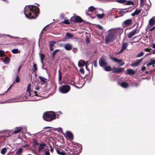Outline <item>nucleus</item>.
<instances>
[{
  "instance_id": "nucleus-63",
  "label": "nucleus",
  "mask_w": 155,
  "mask_h": 155,
  "mask_svg": "<svg viewBox=\"0 0 155 155\" xmlns=\"http://www.w3.org/2000/svg\"><path fill=\"white\" fill-rule=\"evenodd\" d=\"M86 42L87 43H88L89 42V40L88 38L86 39Z\"/></svg>"
},
{
  "instance_id": "nucleus-31",
  "label": "nucleus",
  "mask_w": 155,
  "mask_h": 155,
  "mask_svg": "<svg viewBox=\"0 0 155 155\" xmlns=\"http://www.w3.org/2000/svg\"><path fill=\"white\" fill-rule=\"evenodd\" d=\"M30 89H31V84H29L27 87V91L28 92L30 96L31 94H30Z\"/></svg>"
},
{
  "instance_id": "nucleus-48",
  "label": "nucleus",
  "mask_w": 155,
  "mask_h": 155,
  "mask_svg": "<svg viewBox=\"0 0 155 155\" xmlns=\"http://www.w3.org/2000/svg\"><path fill=\"white\" fill-rule=\"evenodd\" d=\"M45 155H50V153L49 152V149H48V150H46L45 151Z\"/></svg>"
},
{
  "instance_id": "nucleus-50",
  "label": "nucleus",
  "mask_w": 155,
  "mask_h": 155,
  "mask_svg": "<svg viewBox=\"0 0 155 155\" xmlns=\"http://www.w3.org/2000/svg\"><path fill=\"white\" fill-rule=\"evenodd\" d=\"M77 50L78 49L76 48H74L72 49L74 53H76L77 52Z\"/></svg>"
},
{
  "instance_id": "nucleus-32",
  "label": "nucleus",
  "mask_w": 155,
  "mask_h": 155,
  "mask_svg": "<svg viewBox=\"0 0 155 155\" xmlns=\"http://www.w3.org/2000/svg\"><path fill=\"white\" fill-rule=\"evenodd\" d=\"M58 80L59 81H61V80L62 77L61 75V72L60 70L58 71Z\"/></svg>"
},
{
  "instance_id": "nucleus-19",
  "label": "nucleus",
  "mask_w": 155,
  "mask_h": 155,
  "mask_svg": "<svg viewBox=\"0 0 155 155\" xmlns=\"http://www.w3.org/2000/svg\"><path fill=\"white\" fill-rule=\"evenodd\" d=\"M155 18V17H152L150 19V20L149 21V23L150 25L151 26H153L155 24V21L153 18Z\"/></svg>"
},
{
  "instance_id": "nucleus-18",
  "label": "nucleus",
  "mask_w": 155,
  "mask_h": 155,
  "mask_svg": "<svg viewBox=\"0 0 155 155\" xmlns=\"http://www.w3.org/2000/svg\"><path fill=\"white\" fill-rule=\"evenodd\" d=\"M135 73V71L131 69H127V73H126V74H131L133 75Z\"/></svg>"
},
{
  "instance_id": "nucleus-22",
  "label": "nucleus",
  "mask_w": 155,
  "mask_h": 155,
  "mask_svg": "<svg viewBox=\"0 0 155 155\" xmlns=\"http://www.w3.org/2000/svg\"><path fill=\"white\" fill-rule=\"evenodd\" d=\"M38 78H39L41 82L43 83H45L47 81H48V80L46 78H45L43 77L39 76Z\"/></svg>"
},
{
  "instance_id": "nucleus-29",
  "label": "nucleus",
  "mask_w": 155,
  "mask_h": 155,
  "mask_svg": "<svg viewBox=\"0 0 155 155\" xmlns=\"http://www.w3.org/2000/svg\"><path fill=\"white\" fill-rule=\"evenodd\" d=\"M95 8L93 6H91L88 8V10L90 12H93Z\"/></svg>"
},
{
  "instance_id": "nucleus-13",
  "label": "nucleus",
  "mask_w": 155,
  "mask_h": 155,
  "mask_svg": "<svg viewBox=\"0 0 155 155\" xmlns=\"http://www.w3.org/2000/svg\"><path fill=\"white\" fill-rule=\"evenodd\" d=\"M64 47L67 50L69 51L72 49V46L70 44L67 43L64 45Z\"/></svg>"
},
{
  "instance_id": "nucleus-62",
  "label": "nucleus",
  "mask_w": 155,
  "mask_h": 155,
  "mask_svg": "<svg viewBox=\"0 0 155 155\" xmlns=\"http://www.w3.org/2000/svg\"><path fill=\"white\" fill-rule=\"evenodd\" d=\"M53 46H50V48L51 51H53Z\"/></svg>"
},
{
  "instance_id": "nucleus-41",
  "label": "nucleus",
  "mask_w": 155,
  "mask_h": 155,
  "mask_svg": "<svg viewBox=\"0 0 155 155\" xmlns=\"http://www.w3.org/2000/svg\"><path fill=\"white\" fill-rule=\"evenodd\" d=\"M138 65H139V64H138V63H137V61L136 62L133 63L131 64L132 66L133 67H136Z\"/></svg>"
},
{
  "instance_id": "nucleus-25",
  "label": "nucleus",
  "mask_w": 155,
  "mask_h": 155,
  "mask_svg": "<svg viewBox=\"0 0 155 155\" xmlns=\"http://www.w3.org/2000/svg\"><path fill=\"white\" fill-rule=\"evenodd\" d=\"M10 59L8 57H6L3 61V62L5 64H8L9 62Z\"/></svg>"
},
{
  "instance_id": "nucleus-54",
  "label": "nucleus",
  "mask_w": 155,
  "mask_h": 155,
  "mask_svg": "<svg viewBox=\"0 0 155 155\" xmlns=\"http://www.w3.org/2000/svg\"><path fill=\"white\" fill-rule=\"evenodd\" d=\"M50 149H51V152L52 153L53 151V148H52V147L51 146V145H50Z\"/></svg>"
},
{
  "instance_id": "nucleus-6",
  "label": "nucleus",
  "mask_w": 155,
  "mask_h": 155,
  "mask_svg": "<svg viewBox=\"0 0 155 155\" xmlns=\"http://www.w3.org/2000/svg\"><path fill=\"white\" fill-rule=\"evenodd\" d=\"M110 58L114 62L119 64V65L120 66H122L125 64L124 62L121 59H119L116 57H110Z\"/></svg>"
},
{
  "instance_id": "nucleus-42",
  "label": "nucleus",
  "mask_w": 155,
  "mask_h": 155,
  "mask_svg": "<svg viewBox=\"0 0 155 155\" xmlns=\"http://www.w3.org/2000/svg\"><path fill=\"white\" fill-rule=\"evenodd\" d=\"M44 57V55L43 54H40V58H41V61L42 63V64L43 63V59Z\"/></svg>"
},
{
  "instance_id": "nucleus-30",
  "label": "nucleus",
  "mask_w": 155,
  "mask_h": 155,
  "mask_svg": "<svg viewBox=\"0 0 155 155\" xmlns=\"http://www.w3.org/2000/svg\"><path fill=\"white\" fill-rule=\"evenodd\" d=\"M116 32L118 33L120 35L122 34L123 32V30L120 28H118L116 30Z\"/></svg>"
},
{
  "instance_id": "nucleus-55",
  "label": "nucleus",
  "mask_w": 155,
  "mask_h": 155,
  "mask_svg": "<svg viewBox=\"0 0 155 155\" xmlns=\"http://www.w3.org/2000/svg\"><path fill=\"white\" fill-rule=\"evenodd\" d=\"M60 17L61 18H64V14H62L60 15Z\"/></svg>"
},
{
  "instance_id": "nucleus-3",
  "label": "nucleus",
  "mask_w": 155,
  "mask_h": 155,
  "mask_svg": "<svg viewBox=\"0 0 155 155\" xmlns=\"http://www.w3.org/2000/svg\"><path fill=\"white\" fill-rule=\"evenodd\" d=\"M56 114L53 112H47L43 115V119L47 121H50L55 118Z\"/></svg>"
},
{
  "instance_id": "nucleus-4",
  "label": "nucleus",
  "mask_w": 155,
  "mask_h": 155,
  "mask_svg": "<svg viewBox=\"0 0 155 155\" xmlns=\"http://www.w3.org/2000/svg\"><path fill=\"white\" fill-rule=\"evenodd\" d=\"M71 87L68 85H63L60 87L59 88L60 92L62 93L65 94L68 92L70 90Z\"/></svg>"
},
{
  "instance_id": "nucleus-47",
  "label": "nucleus",
  "mask_w": 155,
  "mask_h": 155,
  "mask_svg": "<svg viewBox=\"0 0 155 155\" xmlns=\"http://www.w3.org/2000/svg\"><path fill=\"white\" fill-rule=\"evenodd\" d=\"M153 65V64L150 60V62H148L147 64V66H149Z\"/></svg>"
},
{
  "instance_id": "nucleus-37",
  "label": "nucleus",
  "mask_w": 155,
  "mask_h": 155,
  "mask_svg": "<svg viewBox=\"0 0 155 155\" xmlns=\"http://www.w3.org/2000/svg\"><path fill=\"white\" fill-rule=\"evenodd\" d=\"M4 51L2 50H0V57L4 56Z\"/></svg>"
},
{
  "instance_id": "nucleus-44",
  "label": "nucleus",
  "mask_w": 155,
  "mask_h": 155,
  "mask_svg": "<svg viewBox=\"0 0 155 155\" xmlns=\"http://www.w3.org/2000/svg\"><path fill=\"white\" fill-rule=\"evenodd\" d=\"M55 43V42L54 41H52L50 42L49 45L51 46H53L54 44Z\"/></svg>"
},
{
  "instance_id": "nucleus-59",
  "label": "nucleus",
  "mask_w": 155,
  "mask_h": 155,
  "mask_svg": "<svg viewBox=\"0 0 155 155\" xmlns=\"http://www.w3.org/2000/svg\"><path fill=\"white\" fill-rule=\"evenodd\" d=\"M12 85H11L10 87H9V88L7 90V91L5 92V93L7 92L8 91H9V90L11 88V87H12Z\"/></svg>"
},
{
  "instance_id": "nucleus-12",
  "label": "nucleus",
  "mask_w": 155,
  "mask_h": 155,
  "mask_svg": "<svg viewBox=\"0 0 155 155\" xmlns=\"http://www.w3.org/2000/svg\"><path fill=\"white\" fill-rule=\"evenodd\" d=\"M87 63V62L85 63V62L84 60H81L78 61V65L79 67H83L84 66L85 64L86 67Z\"/></svg>"
},
{
  "instance_id": "nucleus-26",
  "label": "nucleus",
  "mask_w": 155,
  "mask_h": 155,
  "mask_svg": "<svg viewBox=\"0 0 155 155\" xmlns=\"http://www.w3.org/2000/svg\"><path fill=\"white\" fill-rule=\"evenodd\" d=\"M104 70L106 71H110L111 70V67L110 66H105L104 67Z\"/></svg>"
},
{
  "instance_id": "nucleus-45",
  "label": "nucleus",
  "mask_w": 155,
  "mask_h": 155,
  "mask_svg": "<svg viewBox=\"0 0 155 155\" xmlns=\"http://www.w3.org/2000/svg\"><path fill=\"white\" fill-rule=\"evenodd\" d=\"M20 81V79L18 76H17L16 80H15V81L17 83H18Z\"/></svg>"
},
{
  "instance_id": "nucleus-34",
  "label": "nucleus",
  "mask_w": 155,
  "mask_h": 155,
  "mask_svg": "<svg viewBox=\"0 0 155 155\" xmlns=\"http://www.w3.org/2000/svg\"><path fill=\"white\" fill-rule=\"evenodd\" d=\"M6 151H7V150H6V148H3L1 150V153L2 154H4L6 153Z\"/></svg>"
},
{
  "instance_id": "nucleus-61",
  "label": "nucleus",
  "mask_w": 155,
  "mask_h": 155,
  "mask_svg": "<svg viewBox=\"0 0 155 155\" xmlns=\"http://www.w3.org/2000/svg\"><path fill=\"white\" fill-rule=\"evenodd\" d=\"M59 131H60L61 133L62 131V129L61 128L59 127L58 128Z\"/></svg>"
},
{
  "instance_id": "nucleus-33",
  "label": "nucleus",
  "mask_w": 155,
  "mask_h": 155,
  "mask_svg": "<svg viewBox=\"0 0 155 155\" xmlns=\"http://www.w3.org/2000/svg\"><path fill=\"white\" fill-rule=\"evenodd\" d=\"M104 14H98L97 15V17L99 19L102 18L104 17Z\"/></svg>"
},
{
  "instance_id": "nucleus-39",
  "label": "nucleus",
  "mask_w": 155,
  "mask_h": 155,
  "mask_svg": "<svg viewBox=\"0 0 155 155\" xmlns=\"http://www.w3.org/2000/svg\"><path fill=\"white\" fill-rule=\"evenodd\" d=\"M144 54V52H141L137 55V57H141Z\"/></svg>"
},
{
  "instance_id": "nucleus-2",
  "label": "nucleus",
  "mask_w": 155,
  "mask_h": 155,
  "mask_svg": "<svg viewBox=\"0 0 155 155\" xmlns=\"http://www.w3.org/2000/svg\"><path fill=\"white\" fill-rule=\"evenodd\" d=\"M107 35L106 36L105 40V43L107 44L109 42L113 41L116 38L115 31L112 29L108 31Z\"/></svg>"
},
{
  "instance_id": "nucleus-21",
  "label": "nucleus",
  "mask_w": 155,
  "mask_h": 155,
  "mask_svg": "<svg viewBox=\"0 0 155 155\" xmlns=\"http://www.w3.org/2000/svg\"><path fill=\"white\" fill-rule=\"evenodd\" d=\"M23 128L21 127H20L19 128H17V129L15 130L14 131V134H16L20 133L21 131L22 130Z\"/></svg>"
},
{
  "instance_id": "nucleus-46",
  "label": "nucleus",
  "mask_w": 155,
  "mask_h": 155,
  "mask_svg": "<svg viewBox=\"0 0 155 155\" xmlns=\"http://www.w3.org/2000/svg\"><path fill=\"white\" fill-rule=\"evenodd\" d=\"M151 50V49L150 48H147L144 49V51L146 52H149Z\"/></svg>"
},
{
  "instance_id": "nucleus-9",
  "label": "nucleus",
  "mask_w": 155,
  "mask_h": 155,
  "mask_svg": "<svg viewBox=\"0 0 155 155\" xmlns=\"http://www.w3.org/2000/svg\"><path fill=\"white\" fill-rule=\"evenodd\" d=\"M71 21L74 20V22H81L83 20L79 16L73 17L71 18Z\"/></svg>"
},
{
  "instance_id": "nucleus-53",
  "label": "nucleus",
  "mask_w": 155,
  "mask_h": 155,
  "mask_svg": "<svg viewBox=\"0 0 155 155\" xmlns=\"http://www.w3.org/2000/svg\"><path fill=\"white\" fill-rule=\"evenodd\" d=\"M150 60L153 65L155 64V59H151Z\"/></svg>"
},
{
  "instance_id": "nucleus-36",
  "label": "nucleus",
  "mask_w": 155,
  "mask_h": 155,
  "mask_svg": "<svg viewBox=\"0 0 155 155\" xmlns=\"http://www.w3.org/2000/svg\"><path fill=\"white\" fill-rule=\"evenodd\" d=\"M22 149L20 148L16 152V153L18 154H19L21 153Z\"/></svg>"
},
{
  "instance_id": "nucleus-15",
  "label": "nucleus",
  "mask_w": 155,
  "mask_h": 155,
  "mask_svg": "<svg viewBox=\"0 0 155 155\" xmlns=\"http://www.w3.org/2000/svg\"><path fill=\"white\" fill-rule=\"evenodd\" d=\"M137 32V30L136 29L133 30L131 32H130L128 35L129 38H131L133 36H134Z\"/></svg>"
},
{
  "instance_id": "nucleus-38",
  "label": "nucleus",
  "mask_w": 155,
  "mask_h": 155,
  "mask_svg": "<svg viewBox=\"0 0 155 155\" xmlns=\"http://www.w3.org/2000/svg\"><path fill=\"white\" fill-rule=\"evenodd\" d=\"M33 67L34 68V71L35 72H36V71L37 70V64L33 63Z\"/></svg>"
},
{
  "instance_id": "nucleus-7",
  "label": "nucleus",
  "mask_w": 155,
  "mask_h": 155,
  "mask_svg": "<svg viewBox=\"0 0 155 155\" xmlns=\"http://www.w3.org/2000/svg\"><path fill=\"white\" fill-rule=\"evenodd\" d=\"M127 8L124 9H118L120 11L118 12V14L119 15V17H122L125 14L127 13L128 11L127 10Z\"/></svg>"
},
{
  "instance_id": "nucleus-52",
  "label": "nucleus",
  "mask_w": 155,
  "mask_h": 155,
  "mask_svg": "<svg viewBox=\"0 0 155 155\" xmlns=\"http://www.w3.org/2000/svg\"><path fill=\"white\" fill-rule=\"evenodd\" d=\"M80 72L82 74H83L84 73V70L83 68H81L80 70Z\"/></svg>"
},
{
  "instance_id": "nucleus-64",
  "label": "nucleus",
  "mask_w": 155,
  "mask_h": 155,
  "mask_svg": "<svg viewBox=\"0 0 155 155\" xmlns=\"http://www.w3.org/2000/svg\"><path fill=\"white\" fill-rule=\"evenodd\" d=\"M141 3H143L144 2V0H140Z\"/></svg>"
},
{
  "instance_id": "nucleus-23",
  "label": "nucleus",
  "mask_w": 155,
  "mask_h": 155,
  "mask_svg": "<svg viewBox=\"0 0 155 155\" xmlns=\"http://www.w3.org/2000/svg\"><path fill=\"white\" fill-rule=\"evenodd\" d=\"M73 35L69 33H67L66 35V38L67 39H69L73 38Z\"/></svg>"
},
{
  "instance_id": "nucleus-27",
  "label": "nucleus",
  "mask_w": 155,
  "mask_h": 155,
  "mask_svg": "<svg viewBox=\"0 0 155 155\" xmlns=\"http://www.w3.org/2000/svg\"><path fill=\"white\" fill-rule=\"evenodd\" d=\"M116 2L121 4H125L126 3V0H116Z\"/></svg>"
},
{
  "instance_id": "nucleus-11",
  "label": "nucleus",
  "mask_w": 155,
  "mask_h": 155,
  "mask_svg": "<svg viewBox=\"0 0 155 155\" xmlns=\"http://www.w3.org/2000/svg\"><path fill=\"white\" fill-rule=\"evenodd\" d=\"M128 45V44L127 43H124L122 44L121 49L118 52V53H120L123 51L125 50L127 48V47Z\"/></svg>"
},
{
  "instance_id": "nucleus-24",
  "label": "nucleus",
  "mask_w": 155,
  "mask_h": 155,
  "mask_svg": "<svg viewBox=\"0 0 155 155\" xmlns=\"http://www.w3.org/2000/svg\"><path fill=\"white\" fill-rule=\"evenodd\" d=\"M59 51V49H56L52 53V58L53 59L54 58V55L57 52H58Z\"/></svg>"
},
{
  "instance_id": "nucleus-10",
  "label": "nucleus",
  "mask_w": 155,
  "mask_h": 155,
  "mask_svg": "<svg viewBox=\"0 0 155 155\" xmlns=\"http://www.w3.org/2000/svg\"><path fill=\"white\" fill-rule=\"evenodd\" d=\"M124 69L122 68H115L113 69V72L115 73H120L123 71Z\"/></svg>"
},
{
  "instance_id": "nucleus-43",
  "label": "nucleus",
  "mask_w": 155,
  "mask_h": 155,
  "mask_svg": "<svg viewBox=\"0 0 155 155\" xmlns=\"http://www.w3.org/2000/svg\"><path fill=\"white\" fill-rule=\"evenodd\" d=\"M97 60H94L93 62V64L94 67H96L97 66Z\"/></svg>"
},
{
  "instance_id": "nucleus-16",
  "label": "nucleus",
  "mask_w": 155,
  "mask_h": 155,
  "mask_svg": "<svg viewBox=\"0 0 155 155\" xmlns=\"http://www.w3.org/2000/svg\"><path fill=\"white\" fill-rule=\"evenodd\" d=\"M141 9H138L137 8L136 9L135 12L131 14L132 16H134L135 15H139L141 12Z\"/></svg>"
},
{
  "instance_id": "nucleus-1",
  "label": "nucleus",
  "mask_w": 155,
  "mask_h": 155,
  "mask_svg": "<svg viewBox=\"0 0 155 155\" xmlns=\"http://www.w3.org/2000/svg\"><path fill=\"white\" fill-rule=\"evenodd\" d=\"M39 12L38 8L35 5L26 6L24 8V13L26 17L30 19H35Z\"/></svg>"
},
{
  "instance_id": "nucleus-5",
  "label": "nucleus",
  "mask_w": 155,
  "mask_h": 155,
  "mask_svg": "<svg viewBox=\"0 0 155 155\" xmlns=\"http://www.w3.org/2000/svg\"><path fill=\"white\" fill-rule=\"evenodd\" d=\"M99 65L101 67H105L107 64V61L106 57L102 56L99 59Z\"/></svg>"
},
{
  "instance_id": "nucleus-40",
  "label": "nucleus",
  "mask_w": 155,
  "mask_h": 155,
  "mask_svg": "<svg viewBox=\"0 0 155 155\" xmlns=\"http://www.w3.org/2000/svg\"><path fill=\"white\" fill-rule=\"evenodd\" d=\"M62 23H64L65 24H70L68 20L67 19L65 20L64 21H61Z\"/></svg>"
},
{
  "instance_id": "nucleus-28",
  "label": "nucleus",
  "mask_w": 155,
  "mask_h": 155,
  "mask_svg": "<svg viewBox=\"0 0 155 155\" xmlns=\"http://www.w3.org/2000/svg\"><path fill=\"white\" fill-rule=\"evenodd\" d=\"M12 51L14 54H16L19 53L20 51H18V49H13Z\"/></svg>"
},
{
  "instance_id": "nucleus-57",
  "label": "nucleus",
  "mask_w": 155,
  "mask_h": 155,
  "mask_svg": "<svg viewBox=\"0 0 155 155\" xmlns=\"http://www.w3.org/2000/svg\"><path fill=\"white\" fill-rule=\"evenodd\" d=\"M155 29V26L153 27L152 28H151L150 30V31H152L154 29Z\"/></svg>"
},
{
  "instance_id": "nucleus-51",
  "label": "nucleus",
  "mask_w": 155,
  "mask_h": 155,
  "mask_svg": "<svg viewBox=\"0 0 155 155\" xmlns=\"http://www.w3.org/2000/svg\"><path fill=\"white\" fill-rule=\"evenodd\" d=\"M143 60V58H141V59H140L139 60H138L137 61V63H138V64H139Z\"/></svg>"
},
{
  "instance_id": "nucleus-14",
  "label": "nucleus",
  "mask_w": 155,
  "mask_h": 155,
  "mask_svg": "<svg viewBox=\"0 0 155 155\" xmlns=\"http://www.w3.org/2000/svg\"><path fill=\"white\" fill-rule=\"evenodd\" d=\"M132 21L131 19H127L124 21L123 23V25H129L132 23Z\"/></svg>"
},
{
  "instance_id": "nucleus-58",
  "label": "nucleus",
  "mask_w": 155,
  "mask_h": 155,
  "mask_svg": "<svg viewBox=\"0 0 155 155\" xmlns=\"http://www.w3.org/2000/svg\"><path fill=\"white\" fill-rule=\"evenodd\" d=\"M141 69L143 71H144L146 69V67L145 66L143 67Z\"/></svg>"
},
{
  "instance_id": "nucleus-20",
  "label": "nucleus",
  "mask_w": 155,
  "mask_h": 155,
  "mask_svg": "<svg viewBox=\"0 0 155 155\" xmlns=\"http://www.w3.org/2000/svg\"><path fill=\"white\" fill-rule=\"evenodd\" d=\"M119 85L122 87L126 88L128 87V84L125 82H122L121 83L119 84Z\"/></svg>"
},
{
  "instance_id": "nucleus-35",
  "label": "nucleus",
  "mask_w": 155,
  "mask_h": 155,
  "mask_svg": "<svg viewBox=\"0 0 155 155\" xmlns=\"http://www.w3.org/2000/svg\"><path fill=\"white\" fill-rule=\"evenodd\" d=\"M126 5H133L134 4V2L130 1H128L127 2L126 1Z\"/></svg>"
},
{
  "instance_id": "nucleus-8",
  "label": "nucleus",
  "mask_w": 155,
  "mask_h": 155,
  "mask_svg": "<svg viewBox=\"0 0 155 155\" xmlns=\"http://www.w3.org/2000/svg\"><path fill=\"white\" fill-rule=\"evenodd\" d=\"M47 146L45 143H41L39 145L38 152L39 153L42 152Z\"/></svg>"
},
{
  "instance_id": "nucleus-60",
  "label": "nucleus",
  "mask_w": 155,
  "mask_h": 155,
  "mask_svg": "<svg viewBox=\"0 0 155 155\" xmlns=\"http://www.w3.org/2000/svg\"><path fill=\"white\" fill-rule=\"evenodd\" d=\"M8 36L11 38L13 37L11 36H10V35H2V36Z\"/></svg>"
},
{
  "instance_id": "nucleus-17",
  "label": "nucleus",
  "mask_w": 155,
  "mask_h": 155,
  "mask_svg": "<svg viewBox=\"0 0 155 155\" xmlns=\"http://www.w3.org/2000/svg\"><path fill=\"white\" fill-rule=\"evenodd\" d=\"M66 135L67 137L70 138V139H73V136L72 134L69 131H67L66 133Z\"/></svg>"
},
{
  "instance_id": "nucleus-49",
  "label": "nucleus",
  "mask_w": 155,
  "mask_h": 155,
  "mask_svg": "<svg viewBox=\"0 0 155 155\" xmlns=\"http://www.w3.org/2000/svg\"><path fill=\"white\" fill-rule=\"evenodd\" d=\"M97 27L98 28L101 30H102L103 29V27L101 25H97Z\"/></svg>"
},
{
  "instance_id": "nucleus-56",
  "label": "nucleus",
  "mask_w": 155,
  "mask_h": 155,
  "mask_svg": "<svg viewBox=\"0 0 155 155\" xmlns=\"http://www.w3.org/2000/svg\"><path fill=\"white\" fill-rule=\"evenodd\" d=\"M34 144L36 145H38V143L35 140H34Z\"/></svg>"
}]
</instances>
